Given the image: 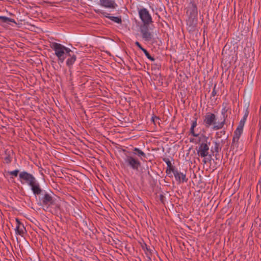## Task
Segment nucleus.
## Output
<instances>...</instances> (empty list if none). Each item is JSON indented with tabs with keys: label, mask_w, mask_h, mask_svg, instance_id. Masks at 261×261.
I'll list each match as a JSON object with an SVG mask.
<instances>
[{
	"label": "nucleus",
	"mask_w": 261,
	"mask_h": 261,
	"mask_svg": "<svg viewBox=\"0 0 261 261\" xmlns=\"http://www.w3.org/2000/svg\"><path fill=\"white\" fill-rule=\"evenodd\" d=\"M50 47L54 50L59 61L62 63L64 62L67 54H69L70 51V48L57 42H53Z\"/></svg>",
	"instance_id": "obj_1"
},
{
	"label": "nucleus",
	"mask_w": 261,
	"mask_h": 261,
	"mask_svg": "<svg viewBox=\"0 0 261 261\" xmlns=\"http://www.w3.org/2000/svg\"><path fill=\"white\" fill-rule=\"evenodd\" d=\"M211 144L210 142H201L198 147V149L197 150V154L199 156L203 158L202 162L204 164H206L207 163L211 161L212 159V154H209V146Z\"/></svg>",
	"instance_id": "obj_2"
},
{
	"label": "nucleus",
	"mask_w": 261,
	"mask_h": 261,
	"mask_svg": "<svg viewBox=\"0 0 261 261\" xmlns=\"http://www.w3.org/2000/svg\"><path fill=\"white\" fill-rule=\"evenodd\" d=\"M121 165L123 168L129 167L138 171L139 168L141 167V163L137 159L130 155H126L123 162L121 163Z\"/></svg>",
	"instance_id": "obj_3"
},
{
	"label": "nucleus",
	"mask_w": 261,
	"mask_h": 261,
	"mask_svg": "<svg viewBox=\"0 0 261 261\" xmlns=\"http://www.w3.org/2000/svg\"><path fill=\"white\" fill-rule=\"evenodd\" d=\"M42 205L45 206L46 208L49 207L55 206L59 207V205L57 203V199L54 198L50 194L45 193L41 199Z\"/></svg>",
	"instance_id": "obj_4"
},
{
	"label": "nucleus",
	"mask_w": 261,
	"mask_h": 261,
	"mask_svg": "<svg viewBox=\"0 0 261 261\" xmlns=\"http://www.w3.org/2000/svg\"><path fill=\"white\" fill-rule=\"evenodd\" d=\"M139 15L143 25H149L153 22L152 17L147 9L143 8L139 10Z\"/></svg>",
	"instance_id": "obj_5"
},
{
	"label": "nucleus",
	"mask_w": 261,
	"mask_h": 261,
	"mask_svg": "<svg viewBox=\"0 0 261 261\" xmlns=\"http://www.w3.org/2000/svg\"><path fill=\"white\" fill-rule=\"evenodd\" d=\"M20 181L21 184L27 183L30 186L36 180L35 177L31 174L22 171L19 174Z\"/></svg>",
	"instance_id": "obj_6"
},
{
	"label": "nucleus",
	"mask_w": 261,
	"mask_h": 261,
	"mask_svg": "<svg viewBox=\"0 0 261 261\" xmlns=\"http://www.w3.org/2000/svg\"><path fill=\"white\" fill-rule=\"evenodd\" d=\"M216 120V116L214 114L207 113L205 115L203 119L204 125L206 128H208L211 126H213V127L215 125H217Z\"/></svg>",
	"instance_id": "obj_7"
},
{
	"label": "nucleus",
	"mask_w": 261,
	"mask_h": 261,
	"mask_svg": "<svg viewBox=\"0 0 261 261\" xmlns=\"http://www.w3.org/2000/svg\"><path fill=\"white\" fill-rule=\"evenodd\" d=\"M227 106V103L226 102H223L222 103L223 108L222 109L221 114L223 115V120L222 122L218 123L217 125H215L213 127H212L214 130H218L221 129L226 123V119L227 117L226 113L228 111Z\"/></svg>",
	"instance_id": "obj_8"
},
{
	"label": "nucleus",
	"mask_w": 261,
	"mask_h": 261,
	"mask_svg": "<svg viewBox=\"0 0 261 261\" xmlns=\"http://www.w3.org/2000/svg\"><path fill=\"white\" fill-rule=\"evenodd\" d=\"M149 25H142L140 27V32L142 34V37L145 41H150L152 37L153 34L149 31Z\"/></svg>",
	"instance_id": "obj_9"
},
{
	"label": "nucleus",
	"mask_w": 261,
	"mask_h": 261,
	"mask_svg": "<svg viewBox=\"0 0 261 261\" xmlns=\"http://www.w3.org/2000/svg\"><path fill=\"white\" fill-rule=\"evenodd\" d=\"M187 14L189 17H197V7L194 1H191L189 3L187 8Z\"/></svg>",
	"instance_id": "obj_10"
},
{
	"label": "nucleus",
	"mask_w": 261,
	"mask_h": 261,
	"mask_svg": "<svg viewBox=\"0 0 261 261\" xmlns=\"http://www.w3.org/2000/svg\"><path fill=\"white\" fill-rule=\"evenodd\" d=\"M172 173L174 174L176 180L178 183L187 182L188 181V178L186 177V171H185V172H180L176 169Z\"/></svg>",
	"instance_id": "obj_11"
},
{
	"label": "nucleus",
	"mask_w": 261,
	"mask_h": 261,
	"mask_svg": "<svg viewBox=\"0 0 261 261\" xmlns=\"http://www.w3.org/2000/svg\"><path fill=\"white\" fill-rule=\"evenodd\" d=\"M197 17H189L187 20L188 29L189 32H193L196 30L197 24Z\"/></svg>",
	"instance_id": "obj_12"
},
{
	"label": "nucleus",
	"mask_w": 261,
	"mask_h": 261,
	"mask_svg": "<svg viewBox=\"0 0 261 261\" xmlns=\"http://www.w3.org/2000/svg\"><path fill=\"white\" fill-rule=\"evenodd\" d=\"M99 4L106 8L115 9L117 7L115 0H99Z\"/></svg>",
	"instance_id": "obj_13"
},
{
	"label": "nucleus",
	"mask_w": 261,
	"mask_h": 261,
	"mask_svg": "<svg viewBox=\"0 0 261 261\" xmlns=\"http://www.w3.org/2000/svg\"><path fill=\"white\" fill-rule=\"evenodd\" d=\"M95 12L97 13H101L105 17L110 19L111 20H112L116 23H117L119 24L122 23V19H121V17L110 16L109 13H108L106 12H104V11H102L100 10H95Z\"/></svg>",
	"instance_id": "obj_14"
},
{
	"label": "nucleus",
	"mask_w": 261,
	"mask_h": 261,
	"mask_svg": "<svg viewBox=\"0 0 261 261\" xmlns=\"http://www.w3.org/2000/svg\"><path fill=\"white\" fill-rule=\"evenodd\" d=\"M163 161L165 162L167 165L166 170V174L168 175L170 177H172L171 173L176 169L175 167L172 165L171 161L168 158H164Z\"/></svg>",
	"instance_id": "obj_15"
},
{
	"label": "nucleus",
	"mask_w": 261,
	"mask_h": 261,
	"mask_svg": "<svg viewBox=\"0 0 261 261\" xmlns=\"http://www.w3.org/2000/svg\"><path fill=\"white\" fill-rule=\"evenodd\" d=\"M66 58H67L66 61V65L71 68L76 60V56L72 50L70 49L69 54H67Z\"/></svg>",
	"instance_id": "obj_16"
},
{
	"label": "nucleus",
	"mask_w": 261,
	"mask_h": 261,
	"mask_svg": "<svg viewBox=\"0 0 261 261\" xmlns=\"http://www.w3.org/2000/svg\"><path fill=\"white\" fill-rule=\"evenodd\" d=\"M15 220L17 223L15 228L16 234L23 236L24 233V231L25 230V227H24L23 224L21 223L18 218H16Z\"/></svg>",
	"instance_id": "obj_17"
},
{
	"label": "nucleus",
	"mask_w": 261,
	"mask_h": 261,
	"mask_svg": "<svg viewBox=\"0 0 261 261\" xmlns=\"http://www.w3.org/2000/svg\"><path fill=\"white\" fill-rule=\"evenodd\" d=\"M33 194L35 195H39L41 193L42 189L39 184L36 180L32 185H30Z\"/></svg>",
	"instance_id": "obj_18"
},
{
	"label": "nucleus",
	"mask_w": 261,
	"mask_h": 261,
	"mask_svg": "<svg viewBox=\"0 0 261 261\" xmlns=\"http://www.w3.org/2000/svg\"><path fill=\"white\" fill-rule=\"evenodd\" d=\"M197 125V118H195L194 120L192 121V124L190 129V134L194 137L199 136V134L195 133L194 130V128L196 127Z\"/></svg>",
	"instance_id": "obj_19"
},
{
	"label": "nucleus",
	"mask_w": 261,
	"mask_h": 261,
	"mask_svg": "<svg viewBox=\"0 0 261 261\" xmlns=\"http://www.w3.org/2000/svg\"><path fill=\"white\" fill-rule=\"evenodd\" d=\"M133 151L134 154L137 155L142 160L143 158H146V154L139 148L135 147L133 149Z\"/></svg>",
	"instance_id": "obj_20"
},
{
	"label": "nucleus",
	"mask_w": 261,
	"mask_h": 261,
	"mask_svg": "<svg viewBox=\"0 0 261 261\" xmlns=\"http://www.w3.org/2000/svg\"><path fill=\"white\" fill-rule=\"evenodd\" d=\"M221 149V146H220V144L219 142L215 141L214 142V148H211V152L214 153V152L219 153Z\"/></svg>",
	"instance_id": "obj_21"
},
{
	"label": "nucleus",
	"mask_w": 261,
	"mask_h": 261,
	"mask_svg": "<svg viewBox=\"0 0 261 261\" xmlns=\"http://www.w3.org/2000/svg\"><path fill=\"white\" fill-rule=\"evenodd\" d=\"M197 137H198V139L197 140L196 143L200 144L201 142H206L208 141V137L203 134L201 135L199 134V136Z\"/></svg>",
	"instance_id": "obj_22"
},
{
	"label": "nucleus",
	"mask_w": 261,
	"mask_h": 261,
	"mask_svg": "<svg viewBox=\"0 0 261 261\" xmlns=\"http://www.w3.org/2000/svg\"><path fill=\"white\" fill-rule=\"evenodd\" d=\"M252 226L256 227V228L258 229L259 230H260L261 229V219L256 218L252 224Z\"/></svg>",
	"instance_id": "obj_23"
},
{
	"label": "nucleus",
	"mask_w": 261,
	"mask_h": 261,
	"mask_svg": "<svg viewBox=\"0 0 261 261\" xmlns=\"http://www.w3.org/2000/svg\"><path fill=\"white\" fill-rule=\"evenodd\" d=\"M5 154L6 156L4 158L5 163L9 164L12 162V157L10 154V151L6 150Z\"/></svg>",
	"instance_id": "obj_24"
},
{
	"label": "nucleus",
	"mask_w": 261,
	"mask_h": 261,
	"mask_svg": "<svg viewBox=\"0 0 261 261\" xmlns=\"http://www.w3.org/2000/svg\"><path fill=\"white\" fill-rule=\"evenodd\" d=\"M142 51L144 53L146 57L151 61H154L155 60L154 58L150 56L149 53L147 51V50L145 48L142 49Z\"/></svg>",
	"instance_id": "obj_25"
},
{
	"label": "nucleus",
	"mask_w": 261,
	"mask_h": 261,
	"mask_svg": "<svg viewBox=\"0 0 261 261\" xmlns=\"http://www.w3.org/2000/svg\"><path fill=\"white\" fill-rule=\"evenodd\" d=\"M243 131V129L241 128L238 127L234 132L233 136H237L240 137L241 134H242Z\"/></svg>",
	"instance_id": "obj_26"
},
{
	"label": "nucleus",
	"mask_w": 261,
	"mask_h": 261,
	"mask_svg": "<svg viewBox=\"0 0 261 261\" xmlns=\"http://www.w3.org/2000/svg\"><path fill=\"white\" fill-rule=\"evenodd\" d=\"M239 139H240V137L233 136V138H232L231 146H235L237 147Z\"/></svg>",
	"instance_id": "obj_27"
},
{
	"label": "nucleus",
	"mask_w": 261,
	"mask_h": 261,
	"mask_svg": "<svg viewBox=\"0 0 261 261\" xmlns=\"http://www.w3.org/2000/svg\"><path fill=\"white\" fill-rule=\"evenodd\" d=\"M19 172V171L18 169H16V170H15L14 171H8V173L10 175H13L15 177H17L18 176Z\"/></svg>",
	"instance_id": "obj_28"
},
{
	"label": "nucleus",
	"mask_w": 261,
	"mask_h": 261,
	"mask_svg": "<svg viewBox=\"0 0 261 261\" xmlns=\"http://www.w3.org/2000/svg\"><path fill=\"white\" fill-rule=\"evenodd\" d=\"M226 134V132L224 130H221L219 132L216 133V137L217 138H221L222 135H225Z\"/></svg>",
	"instance_id": "obj_29"
},
{
	"label": "nucleus",
	"mask_w": 261,
	"mask_h": 261,
	"mask_svg": "<svg viewBox=\"0 0 261 261\" xmlns=\"http://www.w3.org/2000/svg\"><path fill=\"white\" fill-rule=\"evenodd\" d=\"M216 86H217V84H215V85L214 86L213 91L212 92V96H213V97L215 96L217 93V90H216Z\"/></svg>",
	"instance_id": "obj_30"
},
{
	"label": "nucleus",
	"mask_w": 261,
	"mask_h": 261,
	"mask_svg": "<svg viewBox=\"0 0 261 261\" xmlns=\"http://www.w3.org/2000/svg\"><path fill=\"white\" fill-rule=\"evenodd\" d=\"M245 122H246L245 121L241 119L239 122L238 127L241 128L243 129Z\"/></svg>",
	"instance_id": "obj_31"
},
{
	"label": "nucleus",
	"mask_w": 261,
	"mask_h": 261,
	"mask_svg": "<svg viewBox=\"0 0 261 261\" xmlns=\"http://www.w3.org/2000/svg\"><path fill=\"white\" fill-rule=\"evenodd\" d=\"M0 20H2L3 22L8 23V20H9V17L6 16H0Z\"/></svg>",
	"instance_id": "obj_32"
},
{
	"label": "nucleus",
	"mask_w": 261,
	"mask_h": 261,
	"mask_svg": "<svg viewBox=\"0 0 261 261\" xmlns=\"http://www.w3.org/2000/svg\"><path fill=\"white\" fill-rule=\"evenodd\" d=\"M248 114H249V111H248L247 109L245 111V114L244 115V116L243 117V118L242 119V120H244V121H246V119H247V118L248 116Z\"/></svg>",
	"instance_id": "obj_33"
},
{
	"label": "nucleus",
	"mask_w": 261,
	"mask_h": 261,
	"mask_svg": "<svg viewBox=\"0 0 261 261\" xmlns=\"http://www.w3.org/2000/svg\"><path fill=\"white\" fill-rule=\"evenodd\" d=\"M165 197L163 194H160L159 196V199L162 203H164Z\"/></svg>",
	"instance_id": "obj_34"
},
{
	"label": "nucleus",
	"mask_w": 261,
	"mask_h": 261,
	"mask_svg": "<svg viewBox=\"0 0 261 261\" xmlns=\"http://www.w3.org/2000/svg\"><path fill=\"white\" fill-rule=\"evenodd\" d=\"M135 45L138 47L141 50H142V49H143L144 48L141 46V44L138 42V41H136L135 43Z\"/></svg>",
	"instance_id": "obj_35"
},
{
	"label": "nucleus",
	"mask_w": 261,
	"mask_h": 261,
	"mask_svg": "<svg viewBox=\"0 0 261 261\" xmlns=\"http://www.w3.org/2000/svg\"><path fill=\"white\" fill-rule=\"evenodd\" d=\"M159 119H159V117H157V116H152V118H151V120H152V121L154 123H155V122L156 121V120H159Z\"/></svg>",
	"instance_id": "obj_36"
},
{
	"label": "nucleus",
	"mask_w": 261,
	"mask_h": 261,
	"mask_svg": "<svg viewBox=\"0 0 261 261\" xmlns=\"http://www.w3.org/2000/svg\"><path fill=\"white\" fill-rule=\"evenodd\" d=\"M9 22L15 23V20L14 19L10 18H9V20H8V22Z\"/></svg>",
	"instance_id": "obj_37"
}]
</instances>
